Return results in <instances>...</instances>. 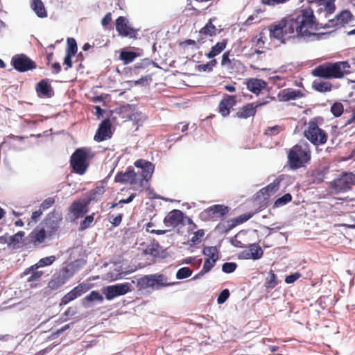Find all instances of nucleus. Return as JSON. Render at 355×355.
<instances>
[{"label":"nucleus","instance_id":"12","mask_svg":"<svg viewBox=\"0 0 355 355\" xmlns=\"http://www.w3.org/2000/svg\"><path fill=\"white\" fill-rule=\"evenodd\" d=\"M11 62L14 68L20 72L27 71L36 68L35 62L24 54L13 56Z\"/></svg>","mask_w":355,"mask_h":355},{"label":"nucleus","instance_id":"35","mask_svg":"<svg viewBox=\"0 0 355 355\" xmlns=\"http://www.w3.org/2000/svg\"><path fill=\"white\" fill-rule=\"evenodd\" d=\"M325 178V173L320 169H315L311 173V180L315 184H320L323 182Z\"/></svg>","mask_w":355,"mask_h":355},{"label":"nucleus","instance_id":"5","mask_svg":"<svg viewBox=\"0 0 355 355\" xmlns=\"http://www.w3.org/2000/svg\"><path fill=\"white\" fill-rule=\"evenodd\" d=\"M355 184V174L343 172L331 182V188L335 193H340L349 190Z\"/></svg>","mask_w":355,"mask_h":355},{"label":"nucleus","instance_id":"8","mask_svg":"<svg viewBox=\"0 0 355 355\" xmlns=\"http://www.w3.org/2000/svg\"><path fill=\"white\" fill-rule=\"evenodd\" d=\"M135 166L139 169L136 173L139 174V182L142 186L144 181L148 182L151 179L155 165L150 162L140 159L135 162Z\"/></svg>","mask_w":355,"mask_h":355},{"label":"nucleus","instance_id":"14","mask_svg":"<svg viewBox=\"0 0 355 355\" xmlns=\"http://www.w3.org/2000/svg\"><path fill=\"white\" fill-rule=\"evenodd\" d=\"M116 30L123 37H137V31L128 24L127 18L120 16L116 20Z\"/></svg>","mask_w":355,"mask_h":355},{"label":"nucleus","instance_id":"50","mask_svg":"<svg viewBox=\"0 0 355 355\" xmlns=\"http://www.w3.org/2000/svg\"><path fill=\"white\" fill-rule=\"evenodd\" d=\"M216 263V261H215L214 260L211 261L205 259L202 270L205 273L209 272L211 270V268L215 266Z\"/></svg>","mask_w":355,"mask_h":355},{"label":"nucleus","instance_id":"3","mask_svg":"<svg viewBox=\"0 0 355 355\" xmlns=\"http://www.w3.org/2000/svg\"><path fill=\"white\" fill-rule=\"evenodd\" d=\"M311 158V151L307 142H301L291 148L288 155L290 167L297 169L304 166Z\"/></svg>","mask_w":355,"mask_h":355},{"label":"nucleus","instance_id":"44","mask_svg":"<svg viewBox=\"0 0 355 355\" xmlns=\"http://www.w3.org/2000/svg\"><path fill=\"white\" fill-rule=\"evenodd\" d=\"M251 217H252V214H250V213H246V214H242V215L238 216L237 218H236L233 220V223L231 225L230 227H234V226H236V225H237L239 224H241V223H243L244 222H246Z\"/></svg>","mask_w":355,"mask_h":355},{"label":"nucleus","instance_id":"47","mask_svg":"<svg viewBox=\"0 0 355 355\" xmlns=\"http://www.w3.org/2000/svg\"><path fill=\"white\" fill-rule=\"evenodd\" d=\"M237 265L234 262H225L222 266V270L225 273H232L236 269Z\"/></svg>","mask_w":355,"mask_h":355},{"label":"nucleus","instance_id":"15","mask_svg":"<svg viewBox=\"0 0 355 355\" xmlns=\"http://www.w3.org/2000/svg\"><path fill=\"white\" fill-rule=\"evenodd\" d=\"M46 238V232L44 228L35 227L27 236V240L35 248H40Z\"/></svg>","mask_w":355,"mask_h":355},{"label":"nucleus","instance_id":"56","mask_svg":"<svg viewBox=\"0 0 355 355\" xmlns=\"http://www.w3.org/2000/svg\"><path fill=\"white\" fill-rule=\"evenodd\" d=\"M204 234V231L202 230H199L194 233L193 236L190 239V241L193 243H196L201 240Z\"/></svg>","mask_w":355,"mask_h":355},{"label":"nucleus","instance_id":"38","mask_svg":"<svg viewBox=\"0 0 355 355\" xmlns=\"http://www.w3.org/2000/svg\"><path fill=\"white\" fill-rule=\"evenodd\" d=\"M78 297L79 296L77 295V293L74 292V290L72 289L71 291L63 296V297L61 299L60 306L66 305Z\"/></svg>","mask_w":355,"mask_h":355},{"label":"nucleus","instance_id":"6","mask_svg":"<svg viewBox=\"0 0 355 355\" xmlns=\"http://www.w3.org/2000/svg\"><path fill=\"white\" fill-rule=\"evenodd\" d=\"M304 135L309 141L315 146L323 145L327 140L326 132L320 128L317 123L314 121L309 123L308 128L304 130Z\"/></svg>","mask_w":355,"mask_h":355},{"label":"nucleus","instance_id":"53","mask_svg":"<svg viewBox=\"0 0 355 355\" xmlns=\"http://www.w3.org/2000/svg\"><path fill=\"white\" fill-rule=\"evenodd\" d=\"M89 289L87 284H80L77 286H76L73 290L74 292L77 293V295L80 297L83 293H86Z\"/></svg>","mask_w":355,"mask_h":355},{"label":"nucleus","instance_id":"34","mask_svg":"<svg viewBox=\"0 0 355 355\" xmlns=\"http://www.w3.org/2000/svg\"><path fill=\"white\" fill-rule=\"evenodd\" d=\"M313 87L318 92H327L331 91V84L329 82L314 80L313 82Z\"/></svg>","mask_w":355,"mask_h":355},{"label":"nucleus","instance_id":"58","mask_svg":"<svg viewBox=\"0 0 355 355\" xmlns=\"http://www.w3.org/2000/svg\"><path fill=\"white\" fill-rule=\"evenodd\" d=\"M93 220H94V215L93 214L87 216L80 224L81 228L82 229L88 228L90 226L91 223L93 222Z\"/></svg>","mask_w":355,"mask_h":355},{"label":"nucleus","instance_id":"42","mask_svg":"<svg viewBox=\"0 0 355 355\" xmlns=\"http://www.w3.org/2000/svg\"><path fill=\"white\" fill-rule=\"evenodd\" d=\"M324 16L326 17H328V15L332 14L336 9L335 4H334V0H327L324 2Z\"/></svg>","mask_w":355,"mask_h":355},{"label":"nucleus","instance_id":"45","mask_svg":"<svg viewBox=\"0 0 355 355\" xmlns=\"http://www.w3.org/2000/svg\"><path fill=\"white\" fill-rule=\"evenodd\" d=\"M331 112L334 116L338 117L343 112V106L340 103H335L331 105Z\"/></svg>","mask_w":355,"mask_h":355},{"label":"nucleus","instance_id":"21","mask_svg":"<svg viewBox=\"0 0 355 355\" xmlns=\"http://www.w3.org/2000/svg\"><path fill=\"white\" fill-rule=\"evenodd\" d=\"M236 104L235 96L225 95L219 103V112L223 116L230 114V110Z\"/></svg>","mask_w":355,"mask_h":355},{"label":"nucleus","instance_id":"49","mask_svg":"<svg viewBox=\"0 0 355 355\" xmlns=\"http://www.w3.org/2000/svg\"><path fill=\"white\" fill-rule=\"evenodd\" d=\"M230 297V291L228 289L223 290L218 296L217 302L219 304H223Z\"/></svg>","mask_w":355,"mask_h":355},{"label":"nucleus","instance_id":"36","mask_svg":"<svg viewBox=\"0 0 355 355\" xmlns=\"http://www.w3.org/2000/svg\"><path fill=\"white\" fill-rule=\"evenodd\" d=\"M277 284V276L272 270H270L268 275L265 282V286L267 288H273Z\"/></svg>","mask_w":355,"mask_h":355},{"label":"nucleus","instance_id":"33","mask_svg":"<svg viewBox=\"0 0 355 355\" xmlns=\"http://www.w3.org/2000/svg\"><path fill=\"white\" fill-rule=\"evenodd\" d=\"M250 254L253 260H257L261 258L263 252L261 248L257 243L250 244L249 245Z\"/></svg>","mask_w":355,"mask_h":355},{"label":"nucleus","instance_id":"10","mask_svg":"<svg viewBox=\"0 0 355 355\" xmlns=\"http://www.w3.org/2000/svg\"><path fill=\"white\" fill-rule=\"evenodd\" d=\"M289 23L287 18L282 19L277 24H274L268 27L270 32V37L281 40L284 43V37L285 35L291 34V28L288 26Z\"/></svg>","mask_w":355,"mask_h":355},{"label":"nucleus","instance_id":"13","mask_svg":"<svg viewBox=\"0 0 355 355\" xmlns=\"http://www.w3.org/2000/svg\"><path fill=\"white\" fill-rule=\"evenodd\" d=\"M228 211L227 207L215 205L204 210L200 214V217L205 220H216L224 216Z\"/></svg>","mask_w":355,"mask_h":355},{"label":"nucleus","instance_id":"30","mask_svg":"<svg viewBox=\"0 0 355 355\" xmlns=\"http://www.w3.org/2000/svg\"><path fill=\"white\" fill-rule=\"evenodd\" d=\"M71 211L76 218L82 217L87 212V205L82 202H74L71 207Z\"/></svg>","mask_w":355,"mask_h":355},{"label":"nucleus","instance_id":"55","mask_svg":"<svg viewBox=\"0 0 355 355\" xmlns=\"http://www.w3.org/2000/svg\"><path fill=\"white\" fill-rule=\"evenodd\" d=\"M301 277V275L300 273L299 272H295V273H293V274H291L288 276L286 277L285 278V282L286 284H293L294 283L296 280H297L300 277Z\"/></svg>","mask_w":355,"mask_h":355},{"label":"nucleus","instance_id":"48","mask_svg":"<svg viewBox=\"0 0 355 355\" xmlns=\"http://www.w3.org/2000/svg\"><path fill=\"white\" fill-rule=\"evenodd\" d=\"M24 236V232H19L17 234L9 237V240L7 241L9 244H15L19 243L23 236Z\"/></svg>","mask_w":355,"mask_h":355},{"label":"nucleus","instance_id":"17","mask_svg":"<svg viewBox=\"0 0 355 355\" xmlns=\"http://www.w3.org/2000/svg\"><path fill=\"white\" fill-rule=\"evenodd\" d=\"M115 181L121 183H129L130 184H136L139 182V174H137L132 168H128L124 173H119L115 176Z\"/></svg>","mask_w":355,"mask_h":355},{"label":"nucleus","instance_id":"16","mask_svg":"<svg viewBox=\"0 0 355 355\" xmlns=\"http://www.w3.org/2000/svg\"><path fill=\"white\" fill-rule=\"evenodd\" d=\"M184 220V214L178 209L170 211L164 219V225L168 227H175L182 224Z\"/></svg>","mask_w":355,"mask_h":355},{"label":"nucleus","instance_id":"52","mask_svg":"<svg viewBox=\"0 0 355 355\" xmlns=\"http://www.w3.org/2000/svg\"><path fill=\"white\" fill-rule=\"evenodd\" d=\"M230 64L231 60L230 59V51H226L222 55L221 65L230 69Z\"/></svg>","mask_w":355,"mask_h":355},{"label":"nucleus","instance_id":"61","mask_svg":"<svg viewBox=\"0 0 355 355\" xmlns=\"http://www.w3.org/2000/svg\"><path fill=\"white\" fill-rule=\"evenodd\" d=\"M110 217L112 218V220H110V222L113 225V226L117 227L121 223L122 214H119L116 216H112Z\"/></svg>","mask_w":355,"mask_h":355},{"label":"nucleus","instance_id":"32","mask_svg":"<svg viewBox=\"0 0 355 355\" xmlns=\"http://www.w3.org/2000/svg\"><path fill=\"white\" fill-rule=\"evenodd\" d=\"M202 253L206 257V259L217 261L218 259V252L216 247H205Z\"/></svg>","mask_w":355,"mask_h":355},{"label":"nucleus","instance_id":"20","mask_svg":"<svg viewBox=\"0 0 355 355\" xmlns=\"http://www.w3.org/2000/svg\"><path fill=\"white\" fill-rule=\"evenodd\" d=\"M35 89L40 97L51 98L54 94L49 79H42L37 83Z\"/></svg>","mask_w":355,"mask_h":355},{"label":"nucleus","instance_id":"1","mask_svg":"<svg viewBox=\"0 0 355 355\" xmlns=\"http://www.w3.org/2000/svg\"><path fill=\"white\" fill-rule=\"evenodd\" d=\"M287 19L291 32L296 33L298 37L305 40L318 37V34L313 31L323 27L322 24L316 21L313 10L309 7L296 10Z\"/></svg>","mask_w":355,"mask_h":355},{"label":"nucleus","instance_id":"59","mask_svg":"<svg viewBox=\"0 0 355 355\" xmlns=\"http://www.w3.org/2000/svg\"><path fill=\"white\" fill-rule=\"evenodd\" d=\"M257 14H254V15H252L248 17V18L246 19L245 22V24L247 25V26H249L250 24H252L253 23V21L257 19V21H260V19H258V14L260 13L261 11V10H257Z\"/></svg>","mask_w":355,"mask_h":355},{"label":"nucleus","instance_id":"46","mask_svg":"<svg viewBox=\"0 0 355 355\" xmlns=\"http://www.w3.org/2000/svg\"><path fill=\"white\" fill-rule=\"evenodd\" d=\"M146 254L158 257L159 254V245L158 244L149 245L145 250Z\"/></svg>","mask_w":355,"mask_h":355},{"label":"nucleus","instance_id":"26","mask_svg":"<svg viewBox=\"0 0 355 355\" xmlns=\"http://www.w3.org/2000/svg\"><path fill=\"white\" fill-rule=\"evenodd\" d=\"M227 44V40H223L221 42H217L211 50L205 54V56L211 59L219 55L225 48Z\"/></svg>","mask_w":355,"mask_h":355},{"label":"nucleus","instance_id":"43","mask_svg":"<svg viewBox=\"0 0 355 355\" xmlns=\"http://www.w3.org/2000/svg\"><path fill=\"white\" fill-rule=\"evenodd\" d=\"M120 58L123 61L124 64H127L135 60L136 55L132 52L123 51L121 53Z\"/></svg>","mask_w":355,"mask_h":355},{"label":"nucleus","instance_id":"40","mask_svg":"<svg viewBox=\"0 0 355 355\" xmlns=\"http://www.w3.org/2000/svg\"><path fill=\"white\" fill-rule=\"evenodd\" d=\"M105 192V189L103 187H96L94 189L91 191L89 200L93 201H97L101 196Z\"/></svg>","mask_w":355,"mask_h":355},{"label":"nucleus","instance_id":"39","mask_svg":"<svg viewBox=\"0 0 355 355\" xmlns=\"http://www.w3.org/2000/svg\"><path fill=\"white\" fill-rule=\"evenodd\" d=\"M78 50L77 44L75 39L72 37L67 38V54L74 55Z\"/></svg>","mask_w":355,"mask_h":355},{"label":"nucleus","instance_id":"24","mask_svg":"<svg viewBox=\"0 0 355 355\" xmlns=\"http://www.w3.org/2000/svg\"><path fill=\"white\" fill-rule=\"evenodd\" d=\"M280 182L279 179L276 178L272 183L261 189L259 193L262 194L265 200L267 199L279 189Z\"/></svg>","mask_w":355,"mask_h":355},{"label":"nucleus","instance_id":"9","mask_svg":"<svg viewBox=\"0 0 355 355\" xmlns=\"http://www.w3.org/2000/svg\"><path fill=\"white\" fill-rule=\"evenodd\" d=\"M131 286L132 284L129 282L116 284L105 287L103 289V293L107 300H112L116 297L124 295L131 291Z\"/></svg>","mask_w":355,"mask_h":355},{"label":"nucleus","instance_id":"62","mask_svg":"<svg viewBox=\"0 0 355 355\" xmlns=\"http://www.w3.org/2000/svg\"><path fill=\"white\" fill-rule=\"evenodd\" d=\"M73 55L67 54L64 58V64H66L65 70L67 71L69 68H71L72 67V62H71V58Z\"/></svg>","mask_w":355,"mask_h":355},{"label":"nucleus","instance_id":"25","mask_svg":"<svg viewBox=\"0 0 355 355\" xmlns=\"http://www.w3.org/2000/svg\"><path fill=\"white\" fill-rule=\"evenodd\" d=\"M302 96V94L300 90L294 89H285L281 92L282 100L284 101H289L297 99Z\"/></svg>","mask_w":355,"mask_h":355},{"label":"nucleus","instance_id":"28","mask_svg":"<svg viewBox=\"0 0 355 355\" xmlns=\"http://www.w3.org/2000/svg\"><path fill=\"white\" fill-rule=\"evenodd\" d=\"M258 105L254 106L253 104H248L243 106L239 111L236 112V116L242 119H247L254 116L256 113V108Z\"/></svg>","mask_w":355,"mask_h":355},{"label":"nucleus","instance_id":"22","mask_svg":"<svg viewBox=\"0 0 355 355\" xmlns=\"http://www.w3.org/2000/svg\"><path fill=\"white\" fill-rule=\"evenodd\" d=\"M266 87V83L258 78H251L247 82V88L254 94H258Z\"/></svg>","mask_w":355,"mask_h":355},{"label":"nucleus","instance_id":"2","mask_svg":"<svg viewBox=\"0 0 355 355\" xmlns=\"http://www.w3.org/2000/svg\"><path fill=\"white\" fill-rule=\"evenodd\" d=\"M350 65L346 61L335 63L327 62L316 67L312 71V75L325 79L340 78L343 77L346 69Z\"/></svg>","mask_w":355,"mask_h":355},{"label":"nucleus","instance_id":"63","mask_svg":"<svg viewBox=\"0 0 355 355\" xmlns=\"http://www.w3.org/2000/svg\"><path fill=\"white\" fill-rule=\"evenodd\" d=\"M130 120L135 121L137 123H138L140 121H143L145 119V116H143L141 113H134L130 116Z\"/></svg>","mask_w":355,"mask_h":355},{"label":"nucleus","instance_id":"60","mask_svg":"<svg viewBox=\"0 0 355 355\" xmlns=\"http://www.w3.org/2000/svg\"><path fill=\"white\" fill-rule=\"evenodd\" d=\"M279 127L278 125H275L272 127H269L266 130L265 134L268 136H272L277 135L279 132Z\"/></svg>","mask_w":355,"mask_h":355},{"label":"nucleus","instance_id":"27","mask_svg":"<svg viewBox=\"0 0 355 355\" xmlns=\"http://www.w3.org/2000/svg\"><path fill=\"white\" fill-rule=\"evenodd\" d=\"M31 8L40 18L47 17V12L44 5L41 0H33L31 3Z\"/></svg>","mask_w":355,"mask_h":355},{"label":"nucleus","instance_id":"31","mask_svg":"<svg viewBox=\"0 0 355 355\" xmlns=\"http://www.w3.org/2000/svg\"><path fill=\"white\" fill-rule=\"evenodd\" d=\"M214 19H210L209 21L205 24V26L200 30L199 33L200 35H207L210 37L216 35L217 28L213 24V21Z\"/></svg>","mask_w":355,"mask_h":355},{"label":"nucleus","instance_id":"41","mask_svg":"<svg viewBox=\"0 0 355 355\" xmlns=\"http://www.w3.org/2000/svg\"><path fill=\"white\" fill-rule=\"evenodd\" d=\"M192 275V270L189 267L180 268L176 272V278L182 279L190 277Z\"/></svg>","mask_w":355,"mask_h":355},{"label":"nucleus","instance_id":"37","mask_svg":"<svg viewBox=\"0 0 355 355\" xmlns=\"http://www.w3.org/2000/svg\"><path fill=\"white\" fill-rule=\"evenodd\" d=\"M292 200V196L290 193H286L283 196L277 198L274 202V207H280L286 205Z\"/></svg>","mask_w":355,"mask_h":355},{"label":"nucleus","instance_id":"51","mask_svg":"<svg viewBox=\"0 0 355 355\" xmlns=\"http://www.w3.org/2000/svg\"><path fill=\"white\" fill-rule=\"evenodd\" d=\"M29 274H31V276L28 278V282H33L37 281L40 279L42 276L43 272L42 271H38L37 269H34L31 271Z\"/></svg>","mask_w":355,"mask_h":355},{"label":"nucleus","instance_id":"57","mask_svg":"<svg viewBox=\"0 0 355 355\" xmlns=\"http://www.w3.org/2000/svg\"><path fill=\"white\" fill-rule=\"evenodd\" d=\"M45 224L46 226L49 227L51 228V231H50V234L56 231L57 229L58 228V222L57 221H55V220H52L50 218H47L46 220H45Z\"/></svg>","mask_w":355,"mask_h":355},{"label":"nucleus","instance_id":"11","mask_svg":"<svg viewBox=\"0 0 355 355\" xmlns=\"http://www.w3.org/2000/svg\"><path fill=\"white\" fill-rule=\"evenodd\" d=\"M353 21V15L348 10H343L337 14L334 19L328 20L323 26V28H339L345 26Z\"/></svg>","mask_w":355,"mask_h":355},{"label":"nucleus","instance_id":"23","mask_svg":"<svg viewBox=\"0 0 355 355\" xmlns=\"http://www.w3.org/2000/svg\"><path fill=\"white\" fill-rule=\"evenodd\" d=\"M55 261V256H49L46 257L42 258L39 260V261L35 263V265L31 266L30 268H26L24 272V275H29L31 270L34 269H38L40 268H43L45 266H48L51 265L54 261Z\"/></svg>","mask_w":355,"mask_h":355},{"label":"nucleus","instance_id":"19","mask_svg":"<svg viewBox=\"0 0 355 355\" xmlns=\"http://www.w3.org/2000/svg\"><path fill=\"white\" fill-rule=\"evenodd\" d=\"M68 270H64L60 272L57 276L54 277L49 282L48 286L52 290H56L64 285L68 279L72 276L71 274H69Z\"/></svg>","mask_w":355,"mask_h":355},{"label":"nucleus","instance_id":"29","mask_svg":"<svg viewBox=\"0 0 355 355\" xmlns=\"http://www.w3.org/2000/svg\"><path fill=\"white\" fill-rule=\"evenodd\" d=\"M104 300L103 295L96 291H92L89 295L85 297L83 300V304L84 306H89L86 303L87 302H97L98 304H101Z\"/></svg>","mask_w":355,"mask_h":355},{"label":"nucleus","instance_id":"7","mask_svg":"<svg viewBox=\"0 0 355 355\" xmlns=\"http://www.w3.org/2000/svg\"><path fill=\"white\" fill-rule=\"evenodd\" d=\"M87 153L83 148H78L72 154L71 157V166L74 172L79 175L85 173L87 165L86 164Z\"/></svg>","mask_w":355,"mask_h":355},{"label":"nucleus","instance_id":"64","mask_svg":"<svg viewBox=\"0 0 355 355\" xmlns=\"http://www.w3.org/2000/svg\"><path fill=\"white\" fill-rule=\"evenodd\" d=\"M112 21V15L110 12H107L102 19L101 24L103 26H107Z\"/></svg>","mask_w":355,"mask_h":355},{"label":"nucleus","instance_id":"54","mask_svg":"<svg viewBox=\"0 0 355 355\" xmlns=\"http://www.w3.org/2000/svg\"><path fill=\"white\" fill-rule=\"evenodd\" d=\"M55 202V200L53 198H48L45 199L42 204L40 205V209L42 210H46L51 207Z\"/></svg>","mask_w":355,"mask_h":355},{"label":"nucleus","instance_id":"4","mask_svg":"<svg viewBox=\"0 0 355 355\" xmlns=\"http://www.w3.org/2000/svg\"><path fill=\"white\" fill-rule=\"evenodd\" d=\"M166 276L163 274H153L144 275L137 279V288L138 290H145L151 288L154 290H159L163 287L170 286L174 283H168Z\"/></svg>","mask_w":355,"mask_h":355},{"label":"nucleus","instance_id":"18","mask_svg":"<svg viewBox=\"0 0 355 355\" xmlns=\"http://www.w3.org/2000/svg\"><path fill=\"white\" fill-rule=\"evenodd\" d=\"M111 123L109 119L103 120L99 125V127L94 136V139L98 141H102L111 137Z\"/></svg>","mask_w":355,"mask_h":355}]
</instances>
